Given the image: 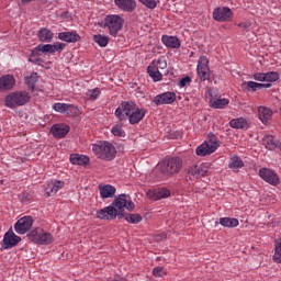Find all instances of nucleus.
<instances>
[{
	"label": "nucleus",
	"instance_id": "37998d69",
	"mask_svg": "<svg viewBox=\"0 0 281 281\" xmlns=\"http://www.w3.org/2000/svg\"><path fill=\"white\" fill-rule=\"evenodd\" d=\"M125 221H127V223H142V216H139V214H128L125 216Z\"/></svg>",
	"mask_w": 281,
	"mask_h": 281
},
{
	"label": "nucleus",
	"instance_id": "4be33fe9",
	"mask_svg": "<svg viewBox=\"0 0 281 281\" xmlns=\"http://www.w3.org/2000/svg\"><path fill=\"white\" fill-rule=\"evenodd\" d=\"M161 42L166 47H170L171 49H179L181 47V41L177 36L162 35Z\"/></svg>",
	"mask_w": 281,
	"mask_h": 281
},
{
	"label": "nucleus",
	"instance_id": "7c9ffc66",
	"mask_svg": "<svg viewBox=\"0 0 281 281\" xmlns=\"http://www.w3.org/2000/svg\"><path fill=\"white\" fill-rule=\"evenodd\" d=\"M263 146H266L268 150H276V148H278V142H276V138H273V136L266 135L263 137Z\"/></svg>",
	"mask_w": 281,
	"mask_h": 281
},
{
	"label": "nucleus",
	"instance_id": "9d476101",
	"mask_svg": "<svg viewBox=\"0 0 281 281\" xmlns=\"http://www.w3.org/2000/svg\"><path fill=\"white\" fill-rule=\"evenodd\" d=\"M32 225H34V220L32 218V216H23L15 223L14 229L16 234L23 235L27 234V232L32 229Z\"/></svg>",
	"mask_w": 281,
	"mask_h": 281
},
{
	"label": "nucleus",
	"instance_id": "423d86ee",
	"mask_svg": "<svg viewBox=\"0 0 281 281\" xmlns=\"http://www.w3.org/2000/svg\"><path fill=\"white\" fill-rule=\"evenodd\" d=\"M218 148V138L216 136L211 135L209 139L202 143L196 147L195 154L198 157H206V155H212V153H216Z\"/></svg>",
	"mask_w": 281,
	"mask_h": 281
},
{
	"label": "nucleus",
	"instance_id": "6e6552de",
	"mask_svg": "<svg viewBox=\"0 0 281 281\" xmlns=\"http://www.w3.org/2000/svg\"><path fill=\"white\" fill-rule=\"evenodd\" d=\"M232 16H234V13L232 12V9L227 7H218L213 11V19L218 23H225V21H232Z\"/></svg>",
	"mask_w": 281,
	"mask_h": 281
},
{
	"label": "nucleus",
	"instance_id": "5701e85b",
	"mask_svg": "<svg viewBox=\"0 0 281 281\" xmlns=\"http://www.w3.org/2000/svg\"><path fill=\"white\" fill-rule=\"evenodd\" d=\"M58 38L65 43H78V41H80V35L74 31H68L59 33Z\"/></svg>",
	"mask_w": 281,
	"mask_h": 281
},
{
	"label": "nucleus",
	"instance_id": "f257e3e1",
	"mask_svg": "<svg viewBox=\"0 0 281 281\" xmlns=\"http://www.w3.org/2000/svg\"><path fill=\"white\" fill-rule=\"evenodd\" d=\"M124 210L128 212L135 210V203L131 200V195L121 194L116 196L111 205L97 211L95 216L101 221H113L117 216H124Z\"/></svg>",
	"mask_w": 281,
	"mask_h": 281
},
{
	"label": "nucleus",
	"instance_id": "a878e982",
	"mask_svg": "<svg viewBox=\"0 0 281 281\" xmlns=\"http://www.w3.org/2000/svg\"><path fill=\"white\" fill-rule=\"evenodd\" d=\"M258 115L259 120L262 122V124H267L269 120L273 116V111L267 106H259L258 108Z\"/></svg>",
	"mask_w": 281,
	"mask_h": 281
},
{
	"label": "nucleus",
	"instance_id": "a211bd4d",
	"mask_svg": "<svg viewBox=\"0 0 281 281\" xmlns=\"http://www.w3.org/2000/svg\"><path fill=\"white\" fill-rule=\"evenodd\" d=\"M147 196L154 201H161V199H168L170 196V190L164 188H157L147 191Z\"/></svg>",
	"mask_w": 281,
	"mask_h": 281
},
{
	"label": "nucleus",
	"instance_id": "c756f323",
	"mask_svg": "<svg viewBox=\"0 0 281 281\" xmlns=\"http://www.w3.org/2000/svg\"><path fill=\"white\" fill-rule=\"evenodd\" d=\"M220 225H222V227H238L239 222L238 218L222 217L220 218Z\"/></svg>",
	"mask_w": 281,
	"mask_h": 281
},
{
	"label": "nucleus",
	"instance_id": "6ab92c4d",
	"mask_svg": "<svg viewBox=\"0 0 281 281\" xmlns=\"http://www.w3.org/2000/svg\"><path fill=\"white\" fill-rule=\"evenodd\" d=\"M114 4L122 12H134L135 8H137L135 0H114Z\"/></svg>",
	"mask_w": 281,
	"mask_h": 281
},
{
	"label": "nucleus",
	"instance_id": "f8f14e48",
	"mask_svg": "<svg viewBox=\"0 0 281 281\" xmlns=\"http://www.w3.org/2000/svg\"><path fill=\"white\" fill-rule=\"evenodd\" d=\"M259 177H261V179L267 183H270V186H278V183H280V177H278V173L269 168H261L259 170Z\"/></svg>",
	"mask_w": 281,
	"mask_h": 281
},
{
	"label": "nucleus",
	"instance_id": "a19ab883",
	"mask_svg": "<svg viewBox=\"0 0 281 281\" xmlns=\"http://www.w3.org/2000/svg\"><path fill=\"white\" fill-rule=\"evenodd\" d=\"M53 109L57 113H66V111H69V104H67V103H55L53 105Z\"/></svg>",
	"mask_w": 281,
	"mask_h": 281
},
{
	"label": "nucleus",
	"instance_id": "e433bc0d",
	"mask_svg": "<svg viewBox=\"0 0 281 281\" xmlns=\"http://www.w3.org/2000/svg\"><path fill=\"white\" fill-rule=\"evenodd\" d=\"M188 178L191 181H196V179H201V176L199 173V166H192L188 169Z\"/></svg>",
	"mask_w": 281,
	"mask_h": 281
},
{
	"label": "nucleus",
	"instance_id": "ddd939ff",
	"mask_svg": "<svg viewBox=\"0 0 281 281\" xmlns=\"http://www.w3.org/2000/svg\"><path fill=\"white\" fill-rule=\"evenodd\" d=\"M38 52H42V54H52V44H40L37 45L32 52L31 56L29 58L30 63H34L35 65L38 64Z\"/></svg>",
	"mask_w": 281,
	"mask_h": 281
},
{
	"label": "nucleus",
	"instance_id": "c85d7f7f",
	"mask_svg": "<svg viewBox=\"0 0 281 281\" xmlns=\"http://www.w3.org/2000/svg\"><path fill=\"white\" fill-rule=\"evenodd\" d=\"M244 87H247L248 89H250L251 91H258V89H269V87H271V83H258L255 81H247L243 83Z\"/></svg>",
	"mask_w": 281,
	"mask_h": 281
},
{
	"label": "nucleus",
	"instance_id": "8fccbe9b",
	"mask_svg": "<svg viewBox=\"0 0 281 281\" xmlns=\"http://www.w3.org/2000/svg\"><path fill=\"white\" fill-rule=\"evenodd\" d=\"M192 79L190 77H184L180 80V87H186V85H190Z\"/></svg>",
	"mask_w": 281,
	"mask_h": 281
},
{
	"label": "nucleus",
	"instance_id": "39448f33",
	"mask_svg": "<svg viewBox=\"0 0 281 281\" xmlns=\"http://www.w3.org/2000/svg\"><path fill=\"white\" fill-rule=\"evenodd\" d=\"M30 102V93L26 91L11 92L4 98V104L8 109H15V106H23Z\"/></svg>",
	"mask_w": 281,
	"mask_h": 281
},
{
	"label": "nucleus",
	"instance_id": "1a4fd4ad",
	"mask_svg": "<svg viewBox=\"0 0 281 281\" xmlns=\"http://www.w3.org/2000/svg\"><path fill=\"white\" fill-rule=\"evenodd\" d=\"M198 76L201 80H210V60L205 56H201L198 60Z\"/></svg>",
	"mask_w": 281,
	"mask_h": 281
},
{
	"label": "nucleus",
	"instance_id": "2eb2a0df",
	"mask_svg": "<svg viewBox=\"0 0 281 281\" xmlns=\"http://www.w3.org/2000/svg\"><path fill=\"white\" fill-rule=\"evenodd\" d=\"M175 100H177V94L175 92H165L154 98V104L157 106L161 104H172Z\"/></svg>",
	"mask_w": 281,
	"mask_h": 281
},
{
	"label": "nucleus",
	"instance_id": "c03bdc74",
	"mask_svg": "<svg viewBox=\"0 0 281 281\" xmlns=\"http://www.w3.org/2000/svg\"><path fill=\"white\" fill-rule=\"evenodd\" d=\"M138 1L149 10H155V8H157V0H138Z\"/></svg>",
	"mask_w": 281,
	"mask_h": 281
},
{
	"label": "nucleus",
	"instance_id": "4468645a",
	"mask_svg": "<svg viewBox=\"0 0 281 281\" xmlns=\"http://www.w3.org/2000/svg\"><path fill=\"white\" fill-rule=\"evenodd\" d=\"M280 79V75L276 71L257 72L254 75V80L258 82H276Z\"/></svg>",
	"mask_w": 281,
	"mask_h": 281
},
{
	"label": "nucleus",
	"instance_id": "79ce46f5",
	"mask_svg": "<svg viewBox=\"0 0 281 281\" xmlns=\"http://www.w3.org/2000/svg\"><path fill=\"white\" fill-rule=\"evenodd\" d=\"M111 133L112 135H114V137H126V133L124 132V130H122V126L120 125H115L114 127H112Z\"/></svg>",
	"mask_w": 281,
	"mask_h": 281
},
{
	"label": "nucleus",
	"instance_id": "dca6fc26",
	"mask_svg": "<svg viewBox=\"0 0 281 281\" xmlns=\"http://www.w3.org/2000/svg\"><path fill=\"white\" fill-rule=\"evenodd\" d=\"M21 243V237L16 236L14 232H8L3 237V249H12V247H16Z\"/></svg>",
	"mask_w": 281,
	"mask_h": 281
},
{
	"label": "nucleus",
	"instance_id": "58836bf2",
	"mask_svg": "<svg viewBox=\"0 0 281 281\" xmlns=\"http://www.w3.org/2000/svg\"><path fill=\"white\" fill-rule=\"evenodd\" d=\"M93 41L98 44L99 47H106V45H109V37L105 35H94Z\"/></svg>",
	"mask_w": 281,
	"mask_h": 281
},
{
	"label": "nucleus",
	"instance_id": "ea45409f",
	"mask_svg": "<svg viewBox=\"0 0 281 281\" xmlns=\"http://www.w3.org/2000/svg\"><path fill=\"white\" fill-rule=\"evenodd\" d=\"M210 170H212V165L210 162H203L200 166H198V172L200 177H205V175H207Z\"/></svg>",
	"mask_w": 281,
	"mask_h": 281
},
{
	"label": "nucleus",
	"instance_id": "393cba45",
	"mask_svg": "<svg viewBox=\"0 0 281 281\" xmlns=\"http://www.w3.org/2000/svg\"><path fill=\"white\" fill-rule=\"evenodd\" d=\"M37 36L41 43H52L54 40V32L47 27H42L40 29Z\"/></svg>",
	"mask_w": 281,
	"mask_h": 281
},
{
	"label": "nucleus",
	"instance_id": "4c0bfd02",
	"mask_svg": "<svg viewBox=\"0 0 281 281\" xmlns=\"http://www.w3.org/2000/svg\"><path fill=\"white\" fill-rule=\"evenodd\" d=\"M25 82L30 89H34L36 82H38V74L32 72L30 76H26Z\"/></svg>",
	"mask_w": 281,
	"mask_h": 281
},
{
	"label": "nucleus",
	"instance_id": "b1692460",
	"mask_svg": "<svg viewBox=\"0 0 281 281\" xmlns=\"http://www.w3.org/2000/svg\"><path fill=\"white\" fill-rule=\"evenodd\" d=\"M99 192L102 199H113L115 196L116 189L111 184L99 186Z\"/></svg>",
	"mask_w": 281,
	"mask_h": 281
},
{
	"label": "nucleus",
	"instance_id": "49530a36",
	"mask_svg": "<svg viewBox=\"0 0 281 281\" xmlns=\"http://www.w3.org/2000/svg\"><path fill=\"white\" fill-rule=\"evenodd\" d=\"M273 260L280 265L281 263V241L276 245V250L273 255Z\"/></svg>",
	"mask_w": 281,
	"mask_h": 281
},
{
	"label": "nucleus",
	"instance_id": "bb28decb",
	"mask_svg": "<svg viewBox=\"0 0 281 281\" xmlns=\"http://www.w3.org/2000/svg\"><path fill=\"white\" fill-rule=\"evenodd\" d=\"M70 162L75 166H87L89 164V157L80 154L70 155Z\"/></svg>",
	"mask_w": 281,
	"mask_h": 281
},
{
	"label": "nucleus",
	"instance_id": "7ed1b4c3",
	"mask_svg": "<svg viewBox=\"0 0 281 281\" xmlns=\"http://www.w3.org/2000/svg\"><path fill=\"white\" fill-rule=\"evenodd\" d=\"M92 153L99 158L105 161L115 159V146L109 142H100L92 146Z\"/></svg>",
	"mask_w": 281,
	"mask_h": 281
},
{
	"label": "nucleus",
	"instance_id": "aec40b11",
	"mask_svg": "<svg viewBox=\"0 0 281 281\" xmlns=\"http://www.w3.org/2000/svg\"><path fill=\"white\" fill-rule=\"evenodd\" d=\"M65 188V182L60 180H52L47 182V186L45 188V193L47 196H53V194H56L58 190H63Z\"/></svg>",
	"mask_w": 281,
	"mask_h": 281
},
{
	"label": "nucleus",
	"instance_id": "412c9836",
	"mask_svg": "<svg viewBox=\"0 0 281 281\" xmlns=\"http://www.w3.org/2000/svg\"><path fill=\"white\" fill-rule=\"evenodd\" d=\"M50 133L57 139H63L69 133V127L66 124H56L52 126Z\"/></svg>",
	"mask_w": 281,
	"mask_h": 281
},
{
	"label": "nucleus",
	"instance_id": "9b49d317",
	"mask_svg": "<svg viewBox=\"0 0 281 281\" xmlns=\"http://www.w3.org/2000/svg\"><path fill=\"white\" fill-rule=\"evenodd\" d=\"M166 175H177L183 166V160L179 157L169 159L167 162H164Z\"/></svg>",
	"mask_w": 281,
	"mask_h": 281
},
{
	"label": "nucleus",
	"instance_id": "09e8293b",
	"mask_svg": "<svg viewBox=\"0 0 281 281\" xmlns=\"http://www.w3.org/2000/svg\"><path fill=\"white\" fill-rule=\"evenodd\" d=\"M239 27H241V30H244V32H251V30H254V23L247 21V22H243L240 24H238Z\"/></svg>",
	"mask_w": 281,
	"mask_h": 281
},
{
	"label": "nucleus",
	"instance_id": "20e7f679",
	"mask_svg": "<svg viewBox=\"0 0 281 281\" xmlns=\"http://www.w3.org/2000/svg\"><path fill=\"white\" fill-rule=\"evenodd\" d=\"M103 27L109 30L110 36H117V33L124 27V18L119 14L106 15L103 20Z\"/></svg>",
	"mask_w": 281,
	"mask_h": 281
},
{
	"label": "nucleus",
	"instance_id": "f704fd0d",
	"mask_svg": "<svg viewBox=\"0 0 281 281\" xmlns=\"http://www.w3.org/2000/svg\"><path fill=\"white\" fill-rule=\"evenodd\" d=\"M102 91H100V88H94L92 90H88L86 92V100H89L90 102H95L100 98V94Z\"/></svg>",
	"mask_w": 281,
	"mask_h": 281
},
{
	"label": "nucleus",
	"instance_id": "c9c22d12",
	"mask_svg": "<svg viewBox=\"0 0 281 281\" xmlns=\"http://www.w3.org/2000/svg\"><path fill=\"white\" fill-rule=\"evenodd\" d=\"M229 104V99H215L211 102L213 109H225Z\"/></svg>",
	"mask_w": 281,
	"mask_h": 281
},
{
	"label": "nucleus",
	"instance_id": "72a5a7b5",
	"mask_svg": "<svg viewBox=\"0 0 281 281\" xmlns=\"http://www.w3.org/2000/svg\"><path fill=\"white\" fill-rule=\"evenodd\" d=\"M147 74H149L150 78H153L154 82H159L161 78H164V75L153 66H148Z\"/></svg>",
	"mask_w": 281,
	"mask_h": 281
},
{
	"label": "nucleus",
	"instance_id": "cd10ccee",
	"mask_svg": "<svg viewBox=\"0 0 281 281\" xmlns=\"http://www.w3.org/2000/svg\"><path fill=\"white\" fill-rule=\"evenodd\" d=\"M229 126L236 130L247 128V120L244 117L233 119L229 121Z\"/></svg>",
	"mask_w": 281,
	"mask_h": 281
},
{
	"label": "nucleus",
	"instance_id": "473e14b6",
	"mask_svg": "<svg viewBox=\"0 0 281 281\" xmlns=\"http://www.w3.org/2000/svg\"><path fill=\"white\" fill-rule=\"evenodd\" d=\"M149 66L154 67V69L162 70L168 67V63L166 61V57L160 56L158 59H154Z\"/></svg>",
	"mask_w": 281,
	"mask_h": 281
},
{
	"label": "nucleus",
	"instance_id": "0eeeda50",
	"mask_svg": "<svg viewBox=\"0 0 281 281\" xmlns=\"http://www.w3.org/2000/svg\"><path fill=\"white\" fill-rule=\"evenodd\" d=\"M29 238L37 245H52V243H54V236L50 233L43 231L42 228L32 231L29 234Z\"/></svg>",
	"mask_w": 281,
	"mask_h": 281
},
{
	"label": "nucleus",
	"instance_id": "f03ea898",
	"mask_svg": "<svg viewBox=\"0 0 281 281\" xmlns=\"http://www.w3.org/2000/svg\"><path fill=\"white\" fill-rule=\"evenodd\" d=\"M146 115V110L144 108L137 106L135 102H123L115 111V116L120 122L128 119L130 124H139Z\"/></svg>",
	"mask_w": 281,
	"mask_h": 281
},
{
	"label": "nucleus",
	"instance_id": "f3484780",
	"mask_svg": "<svg viewBox=\"0 0 281 281\" xmlns=\"http://www.w3.org/2000/svg\"><path fill=\"white\" fill-rule=\"evenodd\" d=\"M16 86V79L13 75H4L0 77V91H12Z\"/></svg>",
	"mask_w": 281,
	"mask_h": 281
},
{
	"label": "nucleus",
	"instance_id": "a18cd8bd",
	"mask_svg": "<svg viewBox=\"0 0 281 281\" xmlns=\"http://www.w3.org/2000/svg\"><path fill=\"white\" fill-rule=\"evenodd\" d=\"M65 49V44L57 42L55 44H50V54H56V52H63Z\"/></svg>",
	"mask_w": 281,
	"mask_h": 281
},
{
	"label": "nucleus",
	"instance_id": "de8ad7c7",
	"mask_svg": "<svg viewBox=\"0 0 281 281\" xmlns=\"http://www.w3.org/2000/svg\"><path fill=\"white\" fill-rule=\"evenodd\" d=\"M153 276H155V278H164V276H166V269L164 267H156L153 270Z\"/></svg>",
	"mask_w": 281,
	"mask_h": 281
},
{
	"label": "nucleus",
	"instance_id": "3c124183",
	"mask_svg": "<svg viewBox=\"0 0 281 281\" xmlns=\"http://www.w3.org/2000/svg\"><path fill=\"white\" fill-rule=\"evenodd\" d=\"M156 240H166V234L162 233V234H160V235H157V236H156Z\"/></svg>",
	"mask_w": 281,
	"mask_h": 281
},
{
	"label": "nucleus",
	"instance_id": "2f4dec72",
	"mask_svg": "<svg viewBox=\"0 0 281 281\" xmlns=\"http://www.w3.org/2000/svg\"><path fill=\"white\" fill-rule=\"evenodd\" d=\"M228 166H229V168H232V170L237 172V170H240V168H243V166H245V164L243 162V159H240V157L233 156L231 158V161H229Z\"/></svg>",
	"mask_w": 281,
	"mask_h": 281
}]
</instances>
